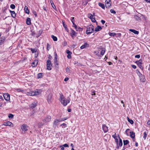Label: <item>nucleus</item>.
<instances>
[{
	"instance_id": "nucleus-1",
	"label": "nucleus",
	"mask_w": 150,
	"mask_h": 150,
	"mask_svg": "<svg viewBox=\"0 0 150 150\" xmlns=\"http://www.w3.org/2000/svg\"><path fill=\"white\" fill-rule=\"evenodd\" d=\"M59 101L64 106H66L68 103L70 102V100L69 99H66L63 94L61 93L60 94Z\"/></svg>"
},
{
	"instance_id": "nucleus-2",
	"label": "nucleus",
	"mask_w": 150,
	"mask_h": 150,
	"mask_svg": "<svg viewBox=\"0 0 150 150\" xmlns=\"http://www.w3.org/2000/svg\"><path fill=\"white\" fill-rule=\"evenodd\" d=\"M136 63L141 69H143V67L142 65V59H140L139 61H136Z\"/></svg>"
},
{
	"instance_id": "nucleus-3",
	"label": "nucleus",
	"mask_w": 150,
	"mask_h": 150,
	"mask_svg": "<svg viewBox=\"0 0 150 150\" xmlns=\"http://www.w3.org/2000/svg\"><path fill=\"white\" fill-rule=\"evenodd\" d=\"M47 69L49 70H51L52 64L51 61L50 60H48L47 62Z\"/></svg>"
},
{
	"instance_id": "nucleus-4",
	"label": "nucleus",
	"mask_w": 150,
	"mask_h": 150,
	"mask_svg": "<svg viewBox=\"0 0 150 150\" xmlns=\"http://www.w3.org/2000/svg\"><path fill=\"white\" fill-rule=\"evenodd\" d=\"M4 99L7 101H9L10 100V95L8 93H5L3 95Z\"/></svg>"
},
{
	"instance_id": "nucleus-5",
	"label": "nucleus",
	"mask_w": 150,
	"mask_h": 150,
	"mask_svg": "<svg viewBox=\"0 0 150 150\" xmlns=\"http://www.w3.org/2000/svg\"><path fill=\"white\" fill-rule=\"evenodd\" d=\"M61 121L60 120L55 119L53 123V127H56V126H58L59 122H60Z\"/></svg>"
},
{
	"instance_id": "nucleus-6",
	"label": "nucleus",
	"mask_w": 150,
	"mask_h": 150,
	"mask_svg": "<svg viewBox=\"0 0 150 150\" xmlns=\"http://www.w3.org/2000/svg\"><path fill=\"white\" fill-rule=\"evenodd\" d=\"M3 125L5 126H8L11 127H13V124L11 122L8 121L4 122Z\"/></svg>"
},
{
	"instance_id": "nucleus-7",
	"label": "nucleus",
	"mask_w": 150,
	"mask_h": 150,
	"mask_svg": "<svg viewBox=\"0 0 150 150\" xmlns=\"http://www.w3.org/2000/svg\"><path fill=\"white\" fill-rule=\"evenodd\" d=\"M41 92V90H36L35 91H33V96L38 95H40Z\"/></svg>"
},
{
	"instance_id": "nucleus-8",
	"label": "nucleus",
	"mask_w": 150,
	"mask_h": 150,
	"mask_svg": "<svg viewBox=\"0 0 150 150\" xmlns=\"http://www.w3.org/2000/svg\"><path fill=\"white\" fill-rule=\"evenodd\" d=\"M51 117L49 115L47 116L43 120L44 122H48L51 121Z\"/></svg>"
},
{
	"instance_id": "nucleus-9",
	"label": "nucleus",
	"mask_w": 150,
	"mask_h": 150,
	"mask_svg": "<svg viewBox=\"0 0 150 150\" xmlns=\"http://www.w3.org/2000/svg\"><path fill=\"white\" fill-rule=\"evenodd\" d=\"M94 30H92L88 27L87 28V30L86 31V33L87 34H90L91 33L94 32Z\"/></svg>"
},
{
	"instance_id": "nucleus-10",
	"label": "nucleus",
	"mask_w": 150,
	"mask_h": 150,
	"mask_svg": "<svg viewBox=\"0 0 150 150\" xmlns=\"http://www.w3.org/2000/svg\"><path fill=\"white\" fill-rule=\"evenodd\" d=\"M108 128L107 126L105 124L103 125L102 129L104 132L105 133L108 132Z\"/></svg>"
},
{
	"instance_id": "nucleus-11",
	"label": "nucleus",
	"mask_w": 150,
	"mask_h": 150,
	"mask_svg": "<svg viewBox=\"0 0 150 150\" xmlns=\"http://www.w3.org/2000/svg\"><path fill=\"white\" fill-rule=\"evenodd\" d=\"M28 127L27 125L25 124L23 125L21 127V129L23 131H24L25 132L26 131H27L28 129Z\"/></svg>"
},
{
	"instance_id": "nucleus-12",
	"label": "nucleus",
	"mask_w": 150,
	"mask_h": 150,
	"mask_svg": "<svg viewBox=\"0 0 150 150\" xmlns=\"http://www.w3.org/2000/svg\"><path fill=\"white\" fill-rule=\"evenodd\" d=\"M52 95L51 94H50L48 95L47 97V101L48 103H50L52 102Z\"/></svg>"
},
{
	"instance_id": "nucleus-13",
	"label": "nucleus",
	"mask_w": 150,
	"mask_h": 150,
	"mask_svg": "<svg viewBox=\"0 0 150 150\" xmlns=\"http://www.w3.org/2000/svg\"><path fill=\"white\" fill-rule=\"evenodd\" d=\"M139 78L140 81L142 82H145L146 81L145 77L144 75H143Z\"/></svg>"
},
{
	"instance_id": "nucleus-14",
	"label": "nucleus",
	"mask_w": 150,
	"mask_h": 150,
	"mask_svg": "<svg viewBox=\"0 0 150 150\" xmlns=\"http://www.w3.org/2000/svg\"><path fill=\"white\" fill-rule=\"evenodd\" d=\"M1 34L0 33V45L4 41L5 39L4 36H2L1 37Z\"/></svg>"
},
{
	"instance_id": "nucleus-15",
	"label": "nucleus",
	"mask_w": 150,
	"mask_h": 150,
	"mask_svg": "<svg viewBox=\"0 0 150 150\" xmlns=\"http://www.w3.org/2000/svg\"><path fill=\"white\" fill-rule=\"evenodd\" d=\"M95 14L93 13L92 15L91 13H89L88 14V17L90 19H95Z\"/></svg>"
},
{
	"instance_id": "nucleus-16",
	"label": "nucleus",
	"mask_w": 150,
	"mask_h": 150,
	"mask_svg": "<svg viewBox=\"0 0 150 150\" xmlns=\"http://www.w3.org/2000/svg\"><path fill=\"white\" fill-rule=\"evenodd\" d=\"M37 105V103H35V102H34V103H31L30 105V106L31 108L33 109L34 108H35V107H36Z\"/></svg>"
},
{
	"instance_id": "nucleus-17",
	"label": "nucleus",
	"mask_w": 150,
	"mask_h": 150,
	"mask_svg": "<svg viewBox=\"0 0 150 150\" xmlns=\"http://www.w3.org/2000/svg\"><path fill=\"white\" fill-rule=\"evenodd\" d=\"M89 46V45L87 43H85L84 45H82L80 47V48L81 49H83L84 48H85L86 47H88Z\"/></svg>"
},
{
	"instance_id": "nucleus-18",
	"label": "nucleus",
	"mask_w": 150,
	"mask_h": 150,
	"mask_svg": "<svg viewBox=\"0 0 150 150\" xmlns=\"http://www.w3.org/2000/svg\"><path fill=\"white\" fill-rule=\"evenodd\" d=\"M75 29L77 31H80L83 30V28H81L79 27H77V25H75Z\"/></svg>"
},
{
	"instance_id": "nucleus-19",
	"label": "nucleus",
	"mask_w": 150,
	"mask_h": 150,
	"mask_svg": "<svg viewBox=\"0 0 150 150\" xmlns=\"http://www.w3.org/2000/svg\"><path fill=\"white\" fill-rule=\"evenodd\" d=\"M38 63V60H35L32 63V66L33 67H35L37 66Z\"/></svg>"
},
{
	"instance_id": "nucleus-20",
	"label": "nucleus",
	"mask_w": 150,
	"mask_h": 150,
	"mask_svg": "<svg viewBox=\"0 0 150 150\" xmlns=\"http://www.w3.org/2000/svg\"><path fill=\"white\" fill-rule=\"evenodd\" d=\"M129 31L130 32H131L134 33V34H138L139 33V32L138 31L134 29H130L129 30Z\"/></svg>"
},
{
	"instance_id": "nucleus-21",
	"label": "nucleus",
	"mask_w": 150,
	"mask_h": 150,
	"mask_svg": "<svg viewBox=\"0 0 150 150\" xmlns=\"http://www.w3.org/2000/svg\"><path fill=\"white\" fill-rule=\"evenodd\" d=\"M77 33L73 30H72L71 33V36L73 37L74 36H76V35Z\"/></svg>"
},
{
	"instance_id": "nucleus-22",
	"label": "nucleus",
	"mask_w": 150,
	"mask_h": 150,
	"mask_svg": "<svg viewBox=\"0 0 150 150\" xmlns=\"http://www.w3.org/2000/svg\"><path fill=\"white\" fill-rule=\"evenodd\" d=\"M130 137L132 138H135V133L133 132H130Z\"/></svg>"
},
{
	"instance_id": "nucleus-23",
	"label": "nucleus",
	"mask_w": 150,
	"mask_h": 150,
	"mask_svg": "<svg viewBox=\"0 0 150 150\" xmlns=\"http://www.w3.org/2000/svg\"><path fill=\"white\" fill-rule=\"evenodd\" d=\"M102 29V28L101 26H98L96 28H95V31L96 32H98L100 31Z\"/></svg>"
},
{
	"instance_id": "nucleus-24",
	"label": "nucleus",
	"mask_w": 150,
	"mask_h": 150,
	"mask_svg": "<svg viewBox=\"0 0 150 150\" xmlns=\"http://www.w3.org/2000/svg\"><path fill=\"white\" fill-rule=\"evenodd\" d=\"M10 12L11 13V16L13 18H14L16 16L15 11H10Z\"/></svg>"
},
{
	"instance_id": "nucleus-25",
	"label": "nucleus",
	"mask_w": 150,
	"mask_h": 150,
	"mask_svg": "<svg viewBox=\"0 0 150 150\" xmlns=\"http://www.w3.org/2000/svg\"><path fill=\"white\" fill-rule=\"evenodd\" d=\"M24 10L25 13L27 14H29V11L28 10V8L27 6H25L24 8Z\"/></svg>"
},
{
	"instance_id": "nucleus-26",
	"label": "nucleus",
	"mask_w": 150,
	"mask_h": 150,
	"mask_svg": "<svg viewBox=\"0 0 150 150\" xmlns=\"http://www.w3.org/2000/svg\"><path fill=\"white\" fill-rule=\"evenodd\" d=\"M98 5L100 6L102 8L104 9V8H105V6L102 3H99Z\"/></svg>"
},
{
	"instance_id": "nucleus-27",
	"label": "nucleus",
	"mask_w": 150,
	"mask_h": 150,
	"mask_svg": "<svg viewBox=\"0 0 150 150\" xmlns=\"http://www.w3.org/2000/svg\"><path fill=\"white\" fill-rule=\"evenodd\" d=\"M88 2V0H84L82 2V4L83 5L86 6Z\"/></svg>"
},
{
	"instance_id": "nucleus-28",
	"label": "nucleus",
	"mask_w": 150,
	"mask_h": 150,
	"mask_svg": "<svg viewBox=\"0 0 150 150\" xmlns=\"http://www.w3.org/2000/svg\"><path fill=\"white\" fill-rule=\"evenodd\" d=\"M62 24H63V27H64L65 29L66 30H67V29L68 30V29H67V25L65 23V22L64 21L62 20Z\"/></svg>"
},
{
	"instance_id": "nucleus-29",
	"label": "nucleus",
	"mask_w": 150,
	"mask_h": 150,
	"mask_svg": "<svg viewBox=\"0 0 150 150\" xmlns=\"http://www.w3.org/2000/svg\"><path fill=\"white\" fill-rule=\"evenodd\" d=\"M43 76L42 74V73H39L37 75L38 78H41Z\"/></svg>"
},
{
	"instance_id": "nucleus-30",
	"label": "nucleus",
	"mask_w": 150,
	"mask_h": 150,
	"mask_svg": "<svg viewBox=\"0 0 150 150\" xmlns=\"http://www.w3.org/2000/svg\"><path fill=\"white\" fill-rule=\"evenodd\" d=\"M127 120L131 124H133L134 123V121L132 120H131L129 118L127 117Z\"/></svg>"
},
{
	"instance_id": "nucleus-31",
	"label": "nucleus",
	"mask_w": 150,
	"mask_h": 150,
	"mask_svg": "<svg viewBox=\"0 0 150 150\" xmlns=\"http://www.w3.org/2000/svg\"><path fill=\"white\" fill-rule=\"evenodd\" d=\"M51 38H52L54 41H57V37L53 35H51Z\"/></svg>"
},
{
	"instance_id": "nucleus-32",
	"label": "nucleus",
	"mask_w": 150,
	"mask_h": 150,
	"mask_svg": "<svg viewBox=\"0 0 150 150\" xmlns=\"http://www.w3.org/2000/svg\"><path fill=\"white\" fill-rule=\"evenodd\" d=\"M108 34L110 36H115V35H117V34H116V33H110V32H109V33H108Z\"/></svg>"
},
{
	"instance_id": "nucleus-33",
	"label": "nucleus",
	"mask_w": 150,
	"mask_h": 150,
	"mask_svg": "<svg viewBox=\"0 0 150 150\" xmlns=\"http://www.w3.org/2000/svg\"><path fill=\"white\" fill-rule=\"evenodd\" d=\"M31 19H26V22L27 24L28 25H30L31 24Z\"/></svg>"
},
{
	"instance_id": "nucleus-34",
	"label": "nucleus",
	"mask_w": 150,
	"mask_h": 150,
	"mask_svg": "<svg viewBox=\"0 0 150 150\" xmlns=\"http://www.w3.org/2000/svg\"><path fill=\"white\" fill-rule=\"evenodd\" d=\"M66 72L70 74L71 73V70L69 69V68L67 67L66 69Z\"/></svg>"
},
{
	"instance_id": "nucleus-35",
	"label": "nucleus",
	"mask_w": 150,
	"mask_h": 150,
	"mask_svg": "<svg viewBox=\"0 0 150 150\" xmlns=\"http://www.w3.org/2000/svg\"><path fill=\"white\" fill-rule=\"evenodd\" d=\"M33 91H29V92H27V93L28 95L31 96H33Z\"/></svg>"
},
{
	"instance_id": "nucleus-36",
	"label": "nucleus",
	"mask_w": 150,
	"mask_h": 150,
	"mask_svg": "<svg viewBox=\"0 0 150 150\" xmlns=\"http://www.w3.org/2000/svg\"><path fill=\"white\" fill-rule=\"evenodd\" d=\"M54 62L55 64V65H58V62H57V57L56 56L55 57V58L54 59Z\"/></svg>"
},
{
	"instance_id": "nucleus-37",
	"label": "nucleus",
	"mask_w": 150,
	"mask_h": 150,
	"mask_svg": "<svg viewBox=\"0 0 150 150\" xmlns=\"http://www.w3.org/2000/svg\"><path fill=\"white\" fill-rule=\"evenodd\" d=\"M111 6L110 3H105V6L107 8H109Z\"/></svg>"
},
{
	"instance_id": "nucleus-38",
	"label": "nucleus",
	"mask_w": 150,
	"mask_h": 150,
	"mask_svg": "<svg viewBox=\"0 0 150 150\" xmlns=\"http://www.w3.org/2000/svg\"><path fill=\"white\" fill-rule=\"evenodd\" d=\"M30 50H31L32 52V53H34L36 52L37 51V50L35 49H33L32 48H30Z\"/></svg>"
},
{
	"instance_id": "nucleus-39",
	"label": "nucleus",
	"mask_w": 150,
	"mask_h": 150,
	"mask_svg": "<svg viewBox=\"0 0 150 150\" xmlns=\"http://www.w3.org/2000/svg\"><path fill=\"white\" fill-rule=\"evenodd\" d=\"M124 145H126L129 143V141L128 140H123Z\"/></svg>"
},
{
	"instance_id": "nucleus-40",
	"label": "nucleus",
	"mask_w": 150,
	"mask_h": 150,
	"mask_svg": "<svg viewBox=\"0 0 150 150\" xmlns=\"http://www.w3.org/2000/svg\"><path fill=\"white\" fill-rule=\"evenodd\" d=\"M147 134L146 132H144V136L143 138L145 140L146 139V137H147Z\"/></svg>"
},
{
	"instance_id": "nucleus-41",
	"label": "nucleus",
	"mask_w": 150,
	"mask_h": 150,
	"mask_svg": "<svg viewBox=\"0 0 150 150\" xmlns=\"http://www.w3.org/2000/svg\"><path fill=\"white\" fill-rule=\"evenodd\" d=\"M68 118L67 117H63L61 118L60 120H60L61 121H64L65 120H67Z\"/></svg>"
},
{
	"instance_id": "nucleus-42",
	"label": "nucleus",
	"mask_w": 150,
	"mask_h": 150,
	"mask_svg": "<svg viewBox=\"0 0 150 150\" xmlns=\"http://www.w3.org/2000/svg\"><path fill=\"white\" fill-rule=\"evenodd\" d=\"M60 126H62V128H65L67 126V124L65 123H63L60 125Z\"/></svg>"
},
{
	"instance_id": "nucleus-43",
	"label": "nucleus",
	"mask_w": 150,
	"mask_h": 150,
	"mask_svg": "<svg viewBox=\"0 0 150 150\" xmlns=\"http://www.w3.org/2000/svg\"><path fill=\"white\" fill-rule=\"evenodd\" d=\"M62 146H64V147H68L69 146L68 144H64L63 145L60 146V147H61Z\"/></svg>"
},
{
	"instance_id": "nucleus-44",
	"label": "nucleus",
	"mask_w": 150,
	"mask_h": 150,
	"mask_svg": "<svg viewBox=\"0 0 150 150\" xmlns=\"http://www.w3.org/2000/svg\"><path fill=\"white\" fill-rule=\"evenodd\" d=\"M89 28H90L91 29V30H94V26L93 25H90V27H88Z\"/></svg>"
},
{
	"instance_id": "nucleus-45",
	"label": "nucleus",
	"mask_w": 150,
	"mask_h": 150,
	"mask_svg": "<svg viewBox=\"0 0 150 150\" xmlns=\"http://www.w3.org/2000/svg\"><path fill=\"white\" fill-rule=\"evenodd\" d=\"M129 129H127L126 131H125V133L126 134V135L127 136H128L129 135Z\"/></svg>"
},
{
	"instance_id": "nucleus-46",
	"label": "nucleus",
	"mask_w": 150,
	"mask_h": 150,
	"mask_svg": "<svg viewBox=\"0 0 150 150\" xmlns=\"http://www.w3.org/2000/svg\"><path fill=\"white\" fill-rule=\"evenodd\" d=\"M8 117L9 118H13V115L11 114H9L8 115Z\"/></svg>"
},
{
	"instance_id": "nucleus-47",
	"label": "nucleus",
	"mask_w": 150,
	"mask_h": 150,
	"mask_svg": "<svg viewBox=\"0 0 150 150\" xmlns=\"http://www.w3.org/2000/svg\"><path fill=\"white\" fill-rule=\"evenodd\" d=\"M71 22H72L73 24V26L74 27V28H75V26L76 25V24L74 23V19H71Z\"/></svg>"
},
{
	"instance_id": "nucleus-48",
	"label": "nucleus",
	"mask_w": 150,
	"mask_h": 150,
	"mask_svg": "<svg viewBox=\"0 0 150 150\" xmlns=\"http://www.w3.org/2000/svg\"><path fill=\"white\" fill-rule=\"evenodd\" d=\"M105 52V50H104L103 49L101 50L100 52V54L102 55H103Z\"/></svg>"
},
{
	"instance_id": "nucleus-49",
	"label": "nucleus",
	"mask_w": 150,
	"mask_h": 150,
	"mask_svg": "<svg viewBox=\"0 0 150 150\" xmlns=\"http://www.w3.org/2000/svg\"><path fill=\"white\" fill-rule=\"evenodd\" d=\"M10 7L11 8H12L13 9H14L15 8V6L13 4H11V5L10 6Z\"/></svg>"
},
{
	"instance_id": "nucleus-50",
	"label": "nucleus",
	"mask_w": 150,
	"mask_h": 150,
	"mask_svg": "<svg viewBox=\"0 0 150 150\" xmlns=\"http://www.w3.org/2000/svg\"><path fill=\"white\" fill-rule=\"evenodd\" d=\"M66 53L68 54H72L71 52H70L69 50H67L66 51Z\"/></svg>"
},
{
	"instance_id": "nucleus-51",
	"label": "nucleus",
	"mask_w": 150,
	"mask_h": 150,
	"mask_svg": "<svg viewBox=\"0 0 150 150\" xmlns=\"http://www.w3.org/2000/svg\"><path fill=\"white\" fill-rule=\"evenodd\" d=\"M110 12H111V13H112L115 14L116 13L115 11L114 10L112 9H111L110 10Z\"/></svg>"
},
{
	"instance_id": "nucleus-52",
	"label": "nucleus",
	"mask_w": 150,
	"mask_h": 150,
	"mask_svg": "<svg viewBox=\"0 0 150 150\" xmlns=\"http://www.w3.org/2000/svg\"><path fill=\"white\" fill-rule=\"evenodd\" d=\"M62 44H63V46H65L67 45V42L66 41H64L63 42Z\"/></svg>"
},
{
	"instance_id": "nucleus-53",
	"label": "nucleus",
	"mask_w": 150,
	"mask_h": 150,
	"mask_svg": "<svg viewBox=\"0 0 150 150\" xmlns=\"http://www.w3.org/2000/svg\"><path fill=\"white\" fill-rule=\"evenodd\" d=\"M135 57L136 58H139L140 57V55L139 54H138L135 55Z\"/></svg>"
},
{
	"instance_id": "nucleus-54",
	"label": "nucleus",
	"mask_w": 150,
	"mask_h": 150,
	"mask_svg": "<svg viewBox=\"0 0 150 150\" xmlns=\"http://www.w3.org/2000/svg\"><path fill=\"white\" fill-rule=\"evenodd\" d=\"M4 99H3V96H0V101L1 100H4Z\"/></svg>"
},
{
	"instance_id": "nucleus-55",
	"label": "nucleus",
	"mask_w": 150,
	"mask_h": 150,
	"mask_svg": "<svg viewBox=\"0 0 150 150\" xmlns=\"http://www.w3.org/2000/svg\"><path fill=\"white\" fill-rule=\"evenodd\" d=\"M47 50H49V47H50V45L48 44L47 43Z\"/></svg>"
},
{
	"instance_id": "nucleus-56",
	"label": "nucleus",
	"mask_w": 150,
	"mask_h": 150,
	"mask_svg": "<svg viewBox=\"0 0 150 150\" xmlns=\"http://www.w3.org/2000/svg\"><path fill=\"white\" fill-rule=\"evenodd\" d=\"M118 144L120 146H121L122 145V142H119Z\"/></svg>"
},
{
	"instance_id": "nucleus-57",
	"label": "nucleus",
	"mask_w": 150,
	"mask_h": 150,
	"mask_svg": "<svg viewBox=\"0 0 150 150\" xmlns=\"http://www.w3.org/2000/svg\"><path fill=\"white\" fill-rule=\"evenodd\" d=\"M131 66H132V67L134 69H136L137 68L136 66L135 65H132Z\"/></svg>"
},
{
	"instance_id": "nucleus-58",
	"label": "nucleus",
	"mask_w": 150,
	"mask_h": 150,
	"mask_svg": "<svg viewBox=\"0 0 150 150\" xmlns=\"http://www.w3.org/2000/svg\"><path fill=\"white\" fill-rule=\"evenodd\" d=\"M32 33H31V34L32 36H33L35 34V33L34 31H31Z\"/></svg>"
},
{
	"instance_id": "nucleus-59",
	"label": "nucleus",
	"mask_w": 150,
	"mask_h": 150,
	"mask_svg": "<svg viewBox=\"0 0 150 150\" xmlns=\"http://www.w3.org/2000/svg\"><path fill=\"white\" fill-rule=\"evenodd\" d=\"M71 54H68L67 56V57L68 58V59H70L71 58Z\"/></svg>"
},
{
	"instance_id": "nucleus-60",
	"label": "nucleus",
	"mask_w": 150,
	"mask_h": 150,
	"mask_svg": "<svg viewBox=\"0 0 150 150\" xmlns=\"http://www.w3.org/2000/svg\"><path fill=\"white\" fill-rule=\"evenodd\" d=\"M43 125V124L42 123H38V126L41 127V126H42Z\"/></svg>"
},
{
	"instance_id": "nucleus-61",
	"label": "nucleus",
	"mask_w": 150,
	"mask_h": 150,
	"mask_svg": "<svg viewBox=\"0 0 150 150\" xmlns=\"http://www.w3.org/2000/svg\"><path fill=\"white\" fill-rule=\"evenodd\" d=\"M110 0H106L105 3H110Z\"/></svg>"
},
{
	"instance_id": "nucleus-62",
	"label": "nucleus",
	"mask_w": 150,
	"mask_h": 150,
	"mask_svg": "<svg viewBox=\"0 0 150 150\" xmlns=\"http://www.w3.org/2000/svg\"><path fill=\"white\" fill-rule=\"evenodd\" d=\"M137 75L139 76V77H140V76H141L143 75L141 73H140L138 74Z\"/></svg>"
},
{
	"instance_id": "nucleus-63",
	"label": "nucleus",
	"mask_w": 150,
	"mask_h": 150,
	"mask_svg": "<svg viewBox=\"0 0 150 150\" xmlns=\"http://www.w3.org/2000/svg\"><path fill=\"white\" fill-rule=\"evenodd\" d=\"M69 80V78L68 77H66L64 79V81H67Z\"/></svg>"
},
{
	"instance_id": "nucleus-64",
	"label": "nucleus",
	"mask_w": 150,
	"mask_h": 150,
	"mask_svg": "<svg viewBox=\"0 0 150 150\" xmlns=\"http://www.w3.org/2000/svg\"><path fill=\"white\" fill-rule=\"evenodd\" d=\"M147 124L149 125H150V120H148L147 122Z\"/></svg>"
}]
</instances>
